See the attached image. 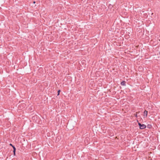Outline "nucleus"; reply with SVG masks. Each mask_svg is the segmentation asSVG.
Returning a JSON list of instances; mask_svg holds the SVG:
<instances>
[{
    "instance_id": "obj_1",
    "label": "nucleus",
    "mask_w": 160,
    "mask_h": 160,
    "mask_svg": "<svg viewBox=\"0 0 160 160\" xmlns=\"http://www.w3.org/2000/svg\"><path fill=\"white\" fill-rule=\"evenodd\" d=\"M140 128L141 129H144L146 128V126L144 124H142L141 125H140Z\"/></svg>"
},
{
    "instance_id": "obj_2",
    "label": "nucleus",
    "mask_w": 160,
    "mask_h": 160,
    "mask_svg": "<svg viewBox=\"0 0 160 160\" xmlns=\"http://www.w3.org/2000/svg\"><path fill=\"white\" fill-rule=\"evenodd\" d=\"M148 113V111L145 110L144 112V116L145 117H147V116Z\"/></svg>"
},
{
    "instance_id": "obj_3",
    "label": "nucleus",
    "mask_w": 160,
    "mask_h": 160,
    "mask_svg": "<svg viewBox=\"0 0 160 160\" xmlns=\"http://www.w3.org/2000/svg\"><path fill=\"white\" fill-rule=\"evenodd\" d=\"M13 148V155H15V152L16 151V148L14 146L13 147H12Z\"/></svg>"
},
{
    "instance_id": "obj_4",
    "label": "nucleus",
    "mask_w": 160,
    "mask_h": 160,
    "mask_svg": "<svg viewBox=\"0 0 160 160\" xmlns=\"http://www.w3.org/2000/svg\"><path fill=\"white\" fill-rule=\"evenodd\" d=\"M126 82L125 81H123L121 83V85L122 86H126Z\"/></svg>"
},
{
    "instance_id": "obj_5",
    "label": "nucleus",
    "mask_w": 160,
    "mask_h": 160,
    "mask_svg": "<svg viewBox=\"0 0 160 160\" xmlns=\"http://www.w3.org/2000/svg\"><path fill=\"white\" fill-rule=\"evenodd\" d=\"M152 126L151 125L148 124L147 125V127L149 128H152Z\"/></svg>"
},
{
    "instance_id": "obj_6",
    "label": "nucleus",
    "mask_w": 160,
    "mask_h": 160,
    "mask_svg": "<svg viewBox=\"0 0 160 160\" xmlns=\"http://www.w3.org/2000/svg\"><path fill=\"white\" fill-rule=\"evenodd\" d=\"M137 122H138V125L139 126V127H140V125H141L142 124H141L139 122H138V121H137Z\"/></svg>"
},
{
    "instance_id": "obj_7",
    "label": "nucleus",
    "mask_w": 160,
    "mask_h": 160,
    "mask_svg": "<svg viewBox=\"0 0 160 160\" xmlns=\"http://www.w3.org/2000/svg\"><path fill=\"white\" fill-rule=\"evenodd\" d=\"M60 90H58V95L59 94L60 92Z\"/></svg>"
},
{
    "instance_id": "obj_8",
    "label": "nucleus",
    "mask_w": 160,
    "mask_h": 160,
    "mask_svg": "<svg viewBox=\"0 0 160 160\" xmlns=\"http://www.w3.org/2000/svg\"><path fill=\"white\" fill-rule=\"evenodd\" d=\"M9 145H10V146H12V147H13V146H14L13 145H12V143H10V144H9Z\"/></svg>"
},
{
    "instance_id": "obj_9",
    "label": "nucleus",
    "mask_w": 160,
    "mask_h": 160,
    "mask_svg": "<svg viewBox=\"0 0 160 160\" xmlns=\"http://www.w3.org/2000/svg\"><path fill=\"white\" fill-rule=\"evenodd\" d=\"M35 3V1H34V2H33V3Z\"/></svg>"
},
{
    "instance_id": "obj_10",
    "label": "nucleus",
    "mask_w": 160,
    "mask_h": 160,
    "mask_svg": "<svg viewBox=\"0 0 160 160\" xmlns=\"http://www.w3.org/2000/svg\"><path fill=\"white\" fill-rule=\"evenodd\" d=\"M83 61L84 62H85V61H84V60H82V62Z\"/></svg>"
},
{
    "instance_id": "obj_11",
    "label": "nucleus",
    "mask_w": 160,
    "mask_h": 160,
    "mask_svg": "<svg viewBox=\"0 0 160 160\" xmlns=\"http://www.w3.org/2000/svg\"><path fill=\"white\" fill-rule=\"evenodd\" d=\"M135 116H136V117H137V114L135 115Z\"/></svg>"
}]
</instances>
